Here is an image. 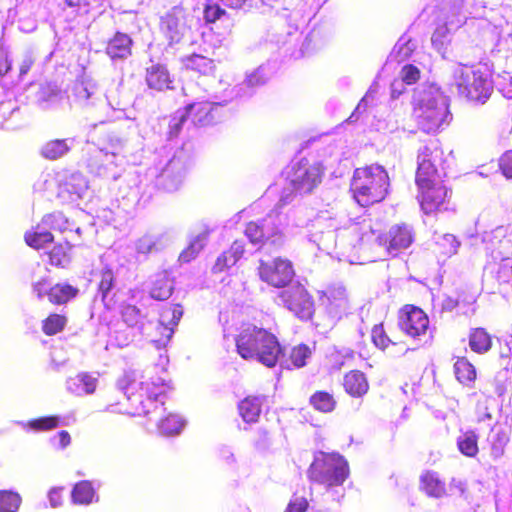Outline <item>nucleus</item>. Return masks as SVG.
<instances>
[{"mask_svg": "<svg viewBox=\"0 0 512 512\" xmlns=\"http://www.w3.org/2000/svg\"><path fill=\"white\" fill-rule=\"evenodd\" d=\"M499 168L507 179H512V150H508L501 155Z\"/></svg>", "mask_w": 512, "mask_h": 512, "instance_id": "nucleus-52", "label": "nucleus"}, {"mask_svg": "<svg viewBox=\"0 0 512 512\" xmlns=\"http://www.w3.org/2000/svg\"><path fill=\"white\" fill-rule=\"evenodd\" d=\"M132 45L133 40L128 34L116 32L107 41L105 52L111 59H124L131 55Z\"/></svg>", "mask_w": 512, "mask_h": 512, "instance_id": "nucleus-22", "label": "nucleus"}, {"mask_svg": "<svg viewBox=\"0 0 512 512\" xmlns=\"http://www.w3.org/2000/svg\"><path fill=\"white\" fill-rule=\"evenodd\" d=\"M95 495L94 488L90 481L83 480L76 483L72 489V500L76 504H89Z\"/></svg>", "mask_w": 512, "mask_h": 512, "instance_id": "nucleus-33", "label": "nucleus"}, {"mask_svg": "<svg viewBox=\"0 0 512 512\" xmlns=\"http://www.w3.org/2000/svg\"><path fill=\"white\" fill-rule=\"evenodd\" d=\"M66 222L65 217L61 213H49L43 216L41 223L46 225L50 230L63 231L62 224Z\"/></svg>", "mask_w": 512, "mask_h": 512, "instance_id": "nucleus-48", "label": "nucleus"}, {"mask_svg": "<svg viewBox=\"0 0 512 512\" xmlns=\"http://www.w3.org/2000/svg\"><path fill=\"white\" fill-rule=\"evenodd\" d=\"M161 28L169 33L171 41H178L180 38L179 18L175 12L166 13L160 21Z\"/></svg>", "mask_w": 512, "mask_h": 512, "instance_id": "nucleus-43", "label": "nucleus"}, {"mask_svg": "<svg viewBox=\"0 0 512 512\" xmlns=\"http://www.w3.org/2000/svg\"><path fill=\"white\" fill-rule=\"evenodd\" d=\"M265 397L248 395L238 403V412L246 423H256L261 415Z\"/></svg>", "mask_w": 512, "mask_h": 512, "instance_id": "nucleus-24", "label": "nucleus"}, {"mask_svg": "<svg viewBox=\"0 0 512 512\" xmlns=\"http://www.w3.org/2000/svg\"><path fill=\"white\" fill-rule=\"evenodd\" d=\"M454 373L457 380L467 386H470L476 380V369L466 357H460L454 364Z\"/></svg>", "mask_w": 512, "mask_h": 512, "instance_id": "nucleus-30", "label": "nucleus"}, {"mask_svg": "<svg viewBox=\"0 0 512 512\" xmlns=\"http://www.w3.org/2000/svg\"><path fill=\"white\" fill-rule=\"evenodd\" d=\"M266 80L267 78L265 77V75L262 73L261 70L258 69L248 76L247 83L249 86H257L265 83Z\"/></svg>", "mask_w": 512, "mask_h": 512, "instance_id": "nucleus-58", "label": "nucleus"}, {"mask_svg": "<svg viewBox=\"0 0 512 512\" xmlns=\"http://www.w3.org/2000/svg\"><path fill=\"white\" fill-rule=\"evenodd\" d=\"M380 244L389 253L396 254L399 250L408 248L414 241V233L407 224L392 226L388 232L379 237Z\"/></svg>", "mask_w": 512, "mask_h": 512, "instance_id": "nucleus-15", "label": "nucleus"}, {"mask_svg": "<svg viewBox=\"0 0 512 512\" xmlns=\"http://www.w3.org/2000/svg\"><path fill=\"white\" fill-rule=\"evenodd\" d=\"M311 356L310 348L305 344H299L292 348L289 356L293 368H302L306 365L307 359ZM290 368V365H288Z\"/></svg>", "mask_w": 512, "mask_h": 512, "instance_id": "nucleus-41", "label": "nucleus"}, {"mask_svg": "<svg viewBox=\"0 0 512 512\" xmlns=\"http://www.w3.org/2000/svg\"><path fill=\"white\" fill-rule=\"evenodd\" d=\"M388 188V173L380 165H366L353 172L350 190L355 201L362 207L383 201L388 194Z\"/></svg>", "mask_w": 512, "mask_h": 512, "instance_id": "nucleus-4", "label": "nucleus"}, {"mask_svg": "<svg viewBox=\"0 0 512 512\" xmlns=\"http://www.w3.org/2000/svg\"><path fill=\"white\" fill-rule=\"evenodd\" d=\"M121 319L128 327H137L143 324L144 315L134 304H124L120 310Z\"/></svg>", "mask_w": 512, "mask_h": 512, "instance_id": "nucleus-37", "label": "nucleus"}, {"mask_svg": "<svg viewBox=\"0 0 512 512\" xmlns=\"http://www.w3.org/2000/svg\"><path fill=\"white\" fill-rule=\"evenodd\" d=\"M309 404L320 413H331L335 410L337 401L332 393L317 390L310 396Z\"/></svg>", "mask_w": 512, "mask_h": 512, "instance_id": "nucleus-28", "label": "nucleus"}, {"mask_svg": "<svg viewBox=\"0 0 512 512\" xmlns=\"http://www.w3.org/2000/svg\"><path fill=\"white\" fill-rule=\"evenodd\" d=\"M258 275L268 285L274 288H284L295 277V269L289 259L276 257L272 261H260Z\"/></svg>", "mask_w": 512, "mask_h": 512, "instance_id": "nucleus-10", "label": "nucleus"}, {"mask_svg": "<svg viewBox=\"0 0 512 512\" xmlns=\"http://www.w3.org/2000/svg\"><path fill=\"white\" fill-rule=\"evenodd\" d=\"M443 150L435 143L426 145L418 155L415 182L417 186L443 183L439 180L438 166L443 160Z\"/></svg>", "mask_w": 512, "mask_h": 512, "instance_id": "nucleus-9", "label": "nucleus"}, {"mask_svg": "<svg viewBox=\"0 0 512 512\" xmlns=\"http://www.w3.org/2000/svg\"><path fill=\"white\" fill-rule=\"evenodd\" d=\"M509 442V435L503 429L493 434L490 441V455L493 459H500L505 453V447Z\"/></svg>", "mask_w": 512, "mask_h": 512, "instance_id": "nucleus-38", "label": "nucleus"}, {"mask_svg": "<svg viewBox=\"0 0 512 512\" xmlns=\"http://www.w3.org/2000/svg\"><path fill=\"white\" fill-rule=\"evenodd\" d=\"M307 478L312 484L330 490L344 484L350 474L347 460L336 452H318L307 469Z\"/></svg>", "mask_w": 512, "mask_h": 512, "instance_id": "nucleus-5", "label": "nucleus"}, {"mask_svg": "<svg viewBox=\"0 0 512 512\" xmlns=\"http://www.w3.org/2000/svg\"><path fill=\"white\" fill-rule=\"evenodd\" d=\"M469 347L477 354H485L493 345L492 335L482 327L473 328L469 332Z\"/></svg>", "mask_w": 512, "mask_h": 512, "instance_id": "nucleus-26", "label": "nucleus"}, {"mask_svg": "<svg viewBox=\"0 0 512 512\" xmlns=\"http://www.w3.org/2000/svg\"><path fill=\"white\" fill-rule=\"evenodd\" d=\"M70 151L67 139H53L46 142L41 148V155L48 160H57Z\"/></svg>", "mask_w": 512, "mask_h": 512, "instance_id": "nucleus-31", "label": "nucleus"}, {"mask_svg": "<svg viewBox=\"0 0 512 512\" xmlns=\"http://www.w3.org/2000/svg\"><path fill=\"white\" fill-rule=\"evenodd\" d=\"M65 3L76 12L84 11L85 13H88L91 0H65Z\"/></svg>", "mask_w": 512, "mask_h": 512, "instance_id": "nucleus-56", "label": "nucleus"}, {"mask_svg": "<svg viewBox=\"0 0 512 512\" xmlns=\"http://www.w3.org/2000/svg\"><path fill=\"white\" fill-rule=\"evenodd\" d=\"M182 315L183 307L180 304L164 307L160 312L152 341L158 346L166 345L171 339L174 329L178 325Z\"/></svg>", "mask_w": 512, "mask_h": 512, "instance_id": "nucleus-14", "label": "nucleus"}, {"mask_svg": "<svg viewBox=\"0 0 512 512\" xmlns=\"http://www.w3.org/2000/svg\"><path fill=\"white\" fill-rule=\"evenodd\" d=\"M155 247L156 243L151 239H140L137 243V251L143 254L150 253Z\"/></svg>", "mask_w": 512, "mask_h": 512, "instance_id": "nucleus-59", "label": "nucleus"}, {"mask_svg": "<svg viewBox=\"0 0 512 512\" xmlns=\"http://www.w3.org/2000/svg\"><path fill=\"white\" fill-rule=\"evenodd\" d=\"M419 203L425 214L447 210L449 190L443 183L417 186Z\"/></svg>", "mask_w": 512, "mask_h": 512, "instance_id": "nucleus-13", "label": "nucleus"}, {"mask_svg": "<svg viewBox=\"0 0 512 512\" xmlns=\"http://www.w3.org/2000/svg\"><path fill=\"white\" fill-rule=\"evenodd\" d=\"M33 291L36 293L38 298H42L46 295L47 290L45 289V281H38L33 285Z\"/></svg>", "mask_w": 512, "mask_h": 512, "instance_id": "nucleus-64", "label": "nucleus"}, {"mask_svg": "<svg viewBox=\"0 0 512 512\" xmlns=\"http://www.w3.org/2000/svg\"><path fill=\"white\" fill-rule=\"evenodd\" d=\"M117 387L126 396V403L121 405L118 412L134 417L148 416L163 410L164 402L159 398L170 388L165 378H155L151 372L142 381L126 373L117 380Z\"/></svg>", "mask_w": 512, "mask_h": 512, "instance_id": "nucleus-1", "label": "nucleus"}, {"mask_svg": "<svg viewBox=\"0 0 512 512\" xmlns=\"http://www.w3.org/2000/svg\"><path fill=\"white\" fill-rule=\"evenodd\" d=\"M24 242L35 250H41L54 242V235L49 230H41L40 224L24 233Z\"/></svg>", "mask_w": 512, "mask_h": 512, "instance_id": "nucleus-27", "label": "nucleus"}, {"mask_svg": "<svg viewBox=\"0 0 512 512\" xmlns=\"http://www.w3.org/2000/svg\"><path fill=\"white\" fill-rule=\"evenodd\" d=\"M371 341L380 350L385 351L391 346L396 345L388 336L384 324L381 322L375 324L371 329Z\"/></svg>", "mask_w": 512, "mask_h": 512, "instance_id": "nucleus-39", "label": "nucleus"}, {"mask_svg": "<svg viewBox=\"0 0 512 512\" xmlns=\"http://www.w3.org/2000/svg\"><path fill=\"white\" fill-rule=\"evenodd\" d=\"M184 427V421L176 414L169 413L160 419L158 428L163 435L173 436L181 432Z\"/></svg>", "mask_w": 512, "mask_h": 512, "instance_id": "nucleus-35", "label": "nucleus"}, {"mask_svg": "<svg viewBox=\"0 0 512 512\" xmlns=\"http://www.w3.org/2000/svg\"><path fill=\"white\" fill-rule=\"evenodd\" d=\"M459 242L452 234L439 236L434 243V252L440 257H450L457 252Z\"/></svg>", "mask_w": 512, "mask_h": 512, "instance_id": "nucleus-32", "label": "nucleus"}, {"mask_svg": "<svg viewBox=\"0 0 512 512\" xmlns=\"http://www.w3.org/2000/svg\"><path fill=\"white\" fill-rule=\"evenodd\" d=\"M279 298L283 305L300 319H311L315 305L308 289L301 283L297 282L288 289L279 293Z\"/></svg>", "mask_w": 512, "mask_h": 512, "instance_id": "nucleus-11", "label": "nucleus"}, {"mask_svg": "<svg viewBox=\"0 0 512 512\" xmlns=\"http://www.w3.org/2000/svg\"><path fill=\"white\" fill-rule=\"evenodd\" d=\"M419 489L430 498H442L446 494V484L437 472L426 470L419 478Z\"/></svg>", "mask_w": 512, "mask_h": 512, "instance_id": "nucleus-21", "label": "nucleus"}, {"mask_svg": "<svg viewBox=\"0 0 512 512\" xmlns=\"http://www.w3.org/2000/svg\"><path fill=\"white\" fill-rule=\"evenodd\" d=\"M70 245L66 243H58L54 245L49 251L46 252L50 265L56 267H64L70 260L68 250Z\"/></svg>", "mask_w": 512, "mask_h": 512, "instance_id": "nucleus-36", "label": "nucleus"}, {"mask_svg": "<svg viewBox=\"0 0 512 512\" xmlns=\"http://www.w3.org/2000/svg\"><path fill=\"white\" fill-rule=\"evenodd\" d=\"M182 67L185 70H191L199 73H204L209 66V60L198 54H192L181 58Z\"/></svg>", "mask_w": 512, "mask_h": 512, "instance_id": "nucleus-42", "label": "nucleus"}, {"mask_svg": "<svg viewBox=\"0 0 512 512\" xmlns=\"http://www.w3.org/2000/svg\"><path fill=\"white\" fill-rule=\"evenodd\" d=\"M309 502L306 497L294 494L287 504L284 512H306Z\"/></svg>", "mask_w": 512, "mask_h": 512, "instance_id": "nucleus-50", "label": "nucleus"}, {"mask_svg": "<svg viewBox=\"0 0 512 512\" xmlns=\"http://www.w3.org/2000/svg\"><path fill=\"white\" fill-rule=\"evenodd\" d=\"M63 490L62 489H52L49 493V498L52 506L57 507L63 502Z\"/></svg>", "mask_w": 512, "mask_h": 512, "instance_id": "nucleus-60", "label": "nucleus"}, {"mask_svg": "<svg viewBox=\"0 0 512 512\" xmlns=\"http://www.w3.org/2000/svg\"><path fill=\"white\" fill-rule=\"evenodd\" d=\"M145 80L150 89L164 91L173 88V77L164 64H153L146 69Z\"/></svg>", "mask_w": 512, "mask_h": 512, "instance_id": "nucleus-18", "label": "nucleus"}, {"mask_svg": "<svg viewBox=\"0 0 512 512\" xmlns=\"http://www.w3.org/2000/svg\"><path fill=\"white\" fill-rule=\"evenodd\" d=\"M78 294L79 289L68 283H56L46 292L48 301L54 306L66 305L72 299L77 297Z\"/></svg>", "mask_w": 512, "mask_h": 512, "instance_id": "nucleus-25", "label": "nucleus"}, {"mask_svg": "<svg viewBox=\"0 0 512 512\" xmlns=\"http://www.w3.org/2000/svg\"><path fill=\"white\" fill-rule=\"evenodd\" d=\"M343 387L347 394L357 398L365 395L369 390L366 375L360 370H351L343 377Z\"/></svg>", "mask_w": 512, "mask_h": 512, "instance_id": "nucleus-23", "label": "nucleus"}, {"mask_svg": "<svg viewBox=\"0 0 512 512\" xmlns=\"http://www.w3.org/2000/svg\"><path fill=\"white\" fill-rule=\"evenodd\" d=\"M20 501L17 493L0 491V512H16Z\"/></svg>", "mask_w": 512, "mask_h": 512, "instance_id": "nucleus-45", "label": "nucleus"}, {"mask_svg": "<svg viewBox=\"0 0 512 512\" xmlns=\"http://www.w3.org/2000/svg\"><path fill=\"white\" fill-rule=\"evenodd\" d=\"M245 233L249 240L259 245V249L266 253H274L281 250L285 244V236L279 227L268 219L258 222H249Z\"/></svg>", "mask_w": 512, "mask_h": 512, "instance_id": "nucleus-8", "label": "nucleus"}, {"mask_svg": "<svg viewBox=\"0 0 512 512\" xmlns=\"http://www.w3.org/2000/svg\"><path fill=\"white\" fill-rule=\"evenodd\" d=\"M402 81L407 85H413L420 80L421 71L413 64H406L400 71Z\"/></svg>", "mask_w": 512, "mask_h": 512, "instance_id": "nucleus-47", "label": "nucleus"}, {"mask_svg": "<svg viewBox=\"0 0 512 512\" xmlns=\"http://www.w3.org/2000/svg\"><path fill=\"white\" fill-rule=\"evenodd\" d=\"M348 230L352 234H358L361 233V237L358 239V241H363V237L368 233L371 232V226L369 223L363 221V222H354L351 223L348 226Z\"/></svg>", "mask_w": 512, "mask_h": 512, "instance_id": "nucleus-55", "label": "nucleus"}, {"mask_svg": "<svg viewBox=\"0 0 512 512\" xmlns=\"http://www.w3.org/2000/svg\"><path fill=\"white\" fill-rule=\"evenodd\" d=\"M187 114L182 111H177V113L170 119L169 122V137L174 138L178 135L179 131L182 129L184 122L187 120Z\"/></svg>", "mask_w": 512, "mask_h": 512, "instance_id": "nucleus-51", "label": "nucleus"}, {"mask_svg": "<svg viewBox=\"0 0 512 512\" xmlns=\"http://www.w3.org/2000/svg\"><path fill=\"white\" fill-rule=\"evenodd\" d=\"M396 48V57L400 62L410 58L415 50V47L411 43V40H407L405 43L397 45Z\"/></svg>", "mask_w": 512, "mask_h": 512, "instance_id": "nucleus-53", "label": "nucleus"}, {"mask_svg": "<svg viewBox=\"0 0 512 512\" xmlns=\"http://www.w3.org/2000/svg\"><path fill=\"white\" fill-rule=\"evenodd\" d=\"M59 425V419L56 416H46L28 421L27 426L35 431H48Z\"/></svg>", "mask_w": 512, "mask_h": 512, "instance_id": "nucleus-46", "label": "nucleus"}, {"mask_svg": "<svg viewBox=\"0 0 512 512\" xmlns=\"http://www.w3.org/2000/svg\"><path fill=\"white\" fill-rule=\"evenodd\" d=\"M236 348L243 359H256L268 368L275 367L283 355V348L277 337L256 326L247 327L240 332L236 338Z\"/></svg>", "mask_w": 512, "mask_h": 512, "instance_id": "nucleus-2", "label": "nucleus"}, {"mask_svg": "<svg viewBox=\"0 0 512 512\" xmlns=\"http://www.w3.org/2000/svg\"><path fill=\"white\" fill-rule=\"evenodd\" d=\"M459 451L466 457L473 458L479 452L478 436L474 431H467L457 440Z\"/></svg>", "mask_w": 512, "mask_h": 512, "instance_id": "nucleus-34", "label": "nucleus"}, {"mask_svg": "<svg viewBox=\"0 0 512 512\" xmlns=\"http://www.w3.org/2000/svg\"><path fill=\"white\" fill-rule=\"evenodd\" d=\"M323 176V165L306 158L292 164L285 171V181L291 195L311 194L321 184Z\"/></svg>", "mask_w": 512, "mask_h": 512, "instance_id": "nucleus-7", "label": "nucleus"}, {"mask_svg": "<svg viewBox=\"0 0 512 512\" xmlns=\"http://www.w3.org/2000/svg\"><path fill=\"white\" fill-rule=\"evenodd\" d=\"M228 253L230 254V258H232V263L235 264L244 254V244L235 241L229 248Z\"/></svg>", "mask_w": 512, "mask_h": 512, "instance_id": "nucleus-57", "label": "nucleus"}, {"mask_svg": "<svg viewBox=\"0 0 512 512\" xmlns=\"http://www.w3.org/2000/svg\"><path fill=\"white\" fill-rule=\"evenodd\" d=\"M397 320L399 329L414 339L426 335L430 325L427 313L413 304H404L397 312Z\"/></svg>", "mask_w": 512, "mask_h": 512, "instance_id": "nucleus-12", "label": "nucleus"}, {"mask_svg": "<svg viewBox=\"0 0 512 512\" xmlns=\"http://www.w3.org/2000/svg\"><path fill=\"white\" fill-rule=\"evenodd\" d=\"M506 230L503 227H497L491 233L487 234L486 239H505Z\"/></svg>", "mask_w": 512, "mask_h": 512, "instance_id": "nucleus-62", "label": "nucleus"}, {"mask_svg": "<svg viewBox=\"0 0 512 512\" xmlns=\"http://www.w3.org/2000/svg\"><path fill=\"white\" fill-rule=\"evenodd\" d=\"M76 379L83 386V391L86 394H93L96 391L98 379L88 372L79 373Z\"/></svg>", "mask_w": 512, "mask_h": 512, "instance_id": "nucleus-49", "label": "nucleus"}, {"mask_svg": "<svg viewBox=\"0 0 512 512\" xmlns=\"http://www.w3.org/2000/svg\"><path fill=\"white\" fill-rule=\"evenodd\" d=\"M175 287L174 278L166 270L156 273L150 283L149 295L157 301H165L171 297Z\"/></svg>", "mask_w": 512, "mask_h": 512, "instance_id": "nucleus-19", "label": "nucleus"}, {"mask_svg": "<svg viewBox=\"0 0 512 512\" xmlns=\"http://www.w3.org/2000/svg\"><path fill=\"white\" fill-rule=\"evenodd\" d=\"M447 116L448 106L437 93L424 91L413 103L412 117L425 133L437 132Z\"/></svg>", "mask_w": 512, "mask_h": 512, "instance_id": "nucleus-6", "label": "nucleus"}, {"mask_svg": "<svg viewBox=\"0 0 512 512\" xmlns=\"http://www.w3.org/2000/svg\"><path fill=\"white\" fill-rule=\"evenodd\" d=\"M12 68V63L8 59V57L2 56L0 57V77L5 76Z\"/></svg>", "mask_w": 512, "mask_h": 512, "instance_id": "nucleus-61", "label": "nucleus"}, {"mask_svg": "<svg viewBox=\"0 0 512 512\" xmlns=\"http://www.w3.org/2000/svg\"><path fill=\"white\" fill-rule=\"evenodd\" d=\"M67 323L68 317L66 314L52 312L42 320L41 329L46 336H54L63 332Z\"/></svg>", "mask_w": 512, "mask_h": 512, "instance_id": "nucleus-29", "label": "nucleus"}, {"mask_svg": "<svg viewBox=\"0 0 512 512\" xmlns=\"http://www.w3.org/2000/svg\"><path fill=\"white\" fill-rule=\"evenodd\" d=\"M218 108L219 104L196 102L185 106L183 111L194 125L206 126L215 122L214 111Z\"/></svg>", "mask_w": 512, "mask_h": 512, "instance_id": "nucleus-17", "label": "nucleus"}, {"mask_svg": "<svg viewBox=\"0 0 512 512\" xmlns=\"http://www.w3.org/2000/svg\"><path fill=\"white\" fill-rule=\"evenodd\" d=\"M98 277L97 292L100 294L101 301L106 309H113L116 305V293L113 292L115 275L110 268H104L99 272Z\"/></svg>", "mask_w": 512, "mask_h": 512, "instance_id": "nucleus-20", "label": "nucleus"}, {"mask_svg": "<svg viewBox=\"0 0 512 512\" xmlns=\"http://www.w3.org/2000/svg\"><path fill=\"white\" fill-rule=\"evenodd\" d=\"M222 10L217 4H206L204 8V19L208 23H213L220 18Z\"/></svg>", "mask_w": 512, "mask_h": 512, "instance_id": "nucleus-54", "label": "nucleus"}, {"mask_svg": "<svg viewBox=\"0 0 512 512\" xmlns=\"http://www.w3.org/2000/svg\"><path fill=\"white\" fill-rule=\"evenodd\" d=\"M58 438H59V445L62 448H66L71 442V437H70L69 433L65 430H62L58 433Z\"/></svg>", "mask_w": 512, "mask_h": 512, "instance_id": "nucleus-63", "label": "nucleus"}, {"mask_svg": "<svg viewBox=\"0 0 512 512\" xmlns=\"http://www.w3.org/2000/svg\"><path fill=\"white\" fill-rule=\"evenodd\" d=\"M319 300L329 314L341 317L348 306V298L344 288L330 286L323 290L319 296Z\"/></svg>", "mask_w": 512, "mask_h": 512, "instance_id": "nucleus-16", "label": "nucleus"}, {"mask_svg": "<svg viewBox=\"0 0 512 512\" xmlns=\"http://www.w3.org/2000/svg\"><path fill=\"white\" fill-rule=\"evenodd\" d=\"M122 147H123V145L120 140H118V139L111 140L108 143V145H106L96 151V154L93 156V158L90 159V161L92 162L91 165L96 168L102 167L103 163L98 162V158H100V156H108V155H111L112 157H117L121 153Z\"/></svg>", "mask_w": 512, "mask_h": 512, "instance_id": "nucleus-40", "label": "nucleus"}, {"mask_svg": "<svg viewBox=\"0 0 512 512\" xmlns=\"http://www.w3.org/2000/svg\"><path fill=\"white\" fill-rule=\"evenodd\" d=\"M453 78L458 93L468 101L485 103L493 92V70L487 63L459 64Z\"/></svg>", "mask_w": 512, "mask_h": 512, "instance_id": "nucleus-3", "label": "nucleus"}, {"mask_svg": "<svg viewBox=\"0 0 512 512\" xmlns=\"http://www.w3.org/2000/svg\"><path fill=\"white\" fill-rule=\"evenodd\" d=\"M204 235H199L196 238H194L188 247H186L178 256V261L180 263H189L193 259L196 258L198 253L203 249L204 247Z\"/></svg>", "mask_w": 512, "mask_h": 512, "instance_id": "nucleus-44", "label": "nucleus"}]
</instances>
